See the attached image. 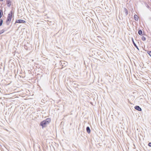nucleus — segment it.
Here are the masks:
<instances>
[{
	"instance_id": "2eb2a0df",
	"label": "nucleus",
	"mask_w": 151,
	"mask_h": 151,
	"mask_svg": "<svg viewBox=\"0 0 151 151\" xmlns=\"http://www.w3.org/2000/svg\"><path fill=\"white\" fill-rule=\"evenodd\" d=\"M141 39H142V40L143 41H145L146 40L145 37L144 36H142Z\"/></svg>"
},
{
	"instance_id": "f8f14e48",
	"label": "nucleus",
	"mask_w": 151,
	"mask_h": 151,
	"mask_svg": "<svg viewBox=\"0 0 151 151\" xmlns=\"http://www.w3.org/2000/svg\"><path fill=\"white\" fill-rule=\"evenodd\" d=\"M3 22V20L2 19H0V27L2 25Z\"/></svg>"
},
{
	"instance_id": "9b49d317",
	"label": "nucleus",
	"mask_w": 151,
	"mask_h": 151,
	"mask_svg": "<svg viewBox=\"0 0 151 151\" xmlns=\"http://www.w3.org/2000/svg\"><path fill=\"white\" fill-rule=\"evenodd\" d=\"M3 15V12L0 9V19L2 17Z\"/></svg>"
},
{
	"instance_id": "7ed1b4c3",
	"label": "nucleus",
	"mask_w": 151,
	"mask_h": 151,
	"mask_svg": "<svg viewBox=\"0 0 151 151\" xmlns=\"http://www.w3.org/2000/svg\"><path fill=\"white\" fill-rule=\"evenodd\" d=\"M26 22L25 20L22 19H17L16 20L15 22L16 23H24Z\"/></svg>"
},
{
	"instance_id": "f03ea898",
	"label": "nucleus",
	"mask_w": 151,
	"mask_h": 151,
	"mask_svg": "<svg viewBox=\"0 0 151 151\" xmlns=\"http://www.w3.org/2000/svg\"><path fill=\"white\" fill-rule=\"evenodd\" d=\"M12 11L10 12V13L8 14L7 19L6 20V24L7 25H9V22L11 21L12 17Z\"/></svg>"
},
{
	"instance_id": "39448f33",
	"label": "nucleus",
	"mask_w": 151,
	"mask_h": 151,
	"mask_svg": "<svg viewBox=\"0 0 151 151\" xmlns=\"http://www.w3.org/2000/svg\"><path fill=\"white\" fill-rule=\"evenodd\" d=\"M134 109L138 111H142V109L138 106H136L134 107Z\"/></svg>"
},
{
	"instance_id": "6e6552de",
	"label": "nucleus",
	"mask_w": 151,
	"mask_h": 151,
	"mask_svg": "<svg viewBox=\"0 0 151 151\" xmlns=\"http://www.w3.org/2000/svg\"><path fill=\"white\" fill-rule=\"evenodd\" d=\"M134 18L136 21H138V17L136 14H135L134 15Z\"/></svg>"
},
{
	"instance_id": "1a4fd4ad",
	"label": "nucleus",
	"mask_w": 151,
	"mask_h": 151,
	"mask_svg": "<svg viewBox=\"0 0 151 151\" xmlns=\"http://www.w3.org/2000/svg\"><path fill=\"white\" fill-rule=\"evenodd\" d=\"M138 33L140 35H142V30L141 29L139 30L138 31Z\"/></svg>"
},
{
	"instance_id": "4468645a",
	"label": "nucleus",
	"mask_w": 151,
	"mask_h": 151,
	"mask_svg": "<svg viewBox=\"0 0 151 151\" xmlns=\"http://www.w3.org/2000/svg\"><path fill=\"white\" fill-rule=\"evenodd\" d=\"M4 31L5 30H4V29H3L1 31H0V35L3 33Z\"/></svg>"
},
{
	"instance_id": "6ab92c4d",
	"label": "nucleus",
	"mask_w": 151,
	"mask_h": 151,
	"mask_svg": "<svg viewBox=\"0 0 151 151\" xmlns=\"http://www.w3.org/2000/svg\"><path fill=\"white\" fill-rule=\"evenodd\" d=\"M147 7H148V8H149V6L148 5H147Z\"/></svg>"
},
{
	"instance_id": "20e7f679",
	"label": "nucleus",
	"mask_w": 151,
	"mask_h": 151,
	"mask_svg": "<svg viewBox=\"0 0 151 151\" xmlns=\"http://www.w3.org/2000/svg\"><path fill=\"white\" fill-rule=\"evenodd\" d=\"M12 2L11 0H6V4L8 7H10L11 5Z\"/></svg>"
},
{
	"instance_id": "ddd939ff",
	"label": "nucleus",
	"mask_w": 151,
	"mask_h": 151,
	"mask_svg": "<svg viewBox=\"0 0 151 151\" xmlns=\"http://www.w3.org/2000/svg\"><path fill=\"white\" fill-rule=\"evenodd\" d=\"M60 65H62V66H64V65H62V64H63V63L64 64H65V63H64V61H60Z\"/></svg>"
},
{
	"instance_id": "f3484780",
	"label": "nucleus",
	"mask_w": 151,
	"mask_h": 151,
	"mask_svg": "<svg viewBox=\"0 0 151 151\" xmlns=\"http://www.w3.org/2000/svg\"><path fill=\"white\" fill-rule=\"evenodd\" d=\"M151 51H148L147 52V53L149 55V54H150V52Z\"/></svg>"
},
{
	"instance_id": "a211bd4d",
	"label": "nucleus",
	"mask_w": 151,
	"mask_h": 151,
	"mask_svg": "<svg viewBox=\"0 0 151 151\" xmlns=\"http://www.w3.org/2000/svg\"><path fill=\"white\" fill-rule=\"evenodd\" d=\"M149 55L151 57V51L150 52V54H149Z\"/></svg>"
},
{
	"instance_id": "dca6fc26",
	"label": "nucleus",
	"mask_w": 151,
	"mask_h": 151,
	"mask_svg": "<svg viewBox=\"0 0 151 151\" xmlns=\"http://www.w3.org/2000/svg\"><path fill=\"white\" fill-rule=\"evenodd\" d=\"M148 145L149 146L151 147V142L149 143Z\"/></svg>"
},
{
	"instance_id": "f257e3e1",
	"label": "nucleus",
	"mask_w": 151,
	"mask_h": 151,
	"mask_svg": "<svg viewBox=\"0 0 151 151\" xmlns=\"http://www.w3.org/2000/svg\"><path fill=\"white\" fill-rule=\"evenodd\" d=\"M50 122L51 119L50 118H47L41 122L40 125L42 126V128H43L46 127V125L49 124Z\"/></svg>"
},
{
	"instance_id": "0eeeda50",
	"label": "nucleus",
	"mask_w": 151,
	"mask_h": 151,
	"mask_svg": "<svg viewBox=\"0 0 151 151\" xmlns=\"http://www.w3.org/2000/svg\"><path fill=\"white\" fill-rule=\"evenodd\" d=\"M86 130L88 134H89L91 132V130L90 127H86Z\"/></svg>"
},
{
	"instance_id": "423d86ee",
	"label": "nucleus",
	"mask_w": 151,
	"mask_h": 151,
	"mask_svg": "<svg viewBox=\"0 0 151 151\" xmlns=\"http://www.w3.org/2000/svg\"><path fill=\"white\" fill-rule=\"evenodd\" d=\"M132 42H133V43L134 45L135 46V47L137 48L138 50H139V49L138 48V46H137V45H136V43L134 42V40H133V38H132Z\"/></svg>"
},
{
	"instance_id": "aec40b11",
	"label": "nucleus",
	"mask_w": 151,
	"mask_h": 151,
	"mask_svg": "<svg viewBox=\"0 0 151 151\" xmlns=\"http://www.w3.org/2000/svg\"><path fill=\"white\" fill-rule=\"evenodd\" d=\"M4 0H0V1H3Z\"/></svg>"
},
{
	"instance_id": "9d476101",
	"label": "nucleus",
	"mask_w": 151,
	"mask_h": 151,
	"mask_svg": "<svg viewBox=\"0 0 151 151\" xmlns=\"http://www.w3.org/2000/svg\"><path fill=\"white\" fill-rule=\"evenodd\" d=\"M124 12L126 15H127L128 14V12L126 8H124Z\"/></svg>"
}]
</instances>
